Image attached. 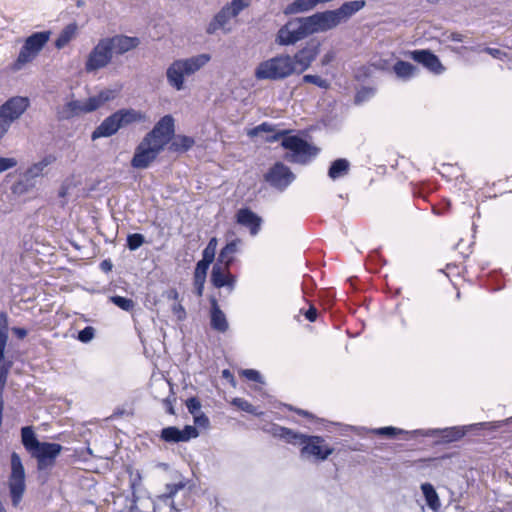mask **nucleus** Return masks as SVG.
Returning <instances> with one entry per match:
<instances>
[{
  "label": "nucleus",
  "mask_w": 512,
  "mask_h": 512,
  "mask_svg": "<svg viewBox=\"0 0 512 512\" xmlns=\"http://www.w3.org/2000/svg\"><path fill=\"white\" fill-rule=\"evenodd\" d=\"M146 115L133 108H122L106 117L91 134L94 141L99 138H107L115 135L119 129L136 122H144Z\"/></svg>",
  "instance_id": "nucleus-1"
},
{
  "label": "nucleus",
  "mask_w": 512,
  "mask_h": 512,
  "mask_svg": "<svg viewBox=\"0 0 512 512\" xmlns=\"http://www.w3.org/2000/svg\"><path fill=\"white\" fill-rule=\"evenodd\" d=\"M211 59L209 54H198L185 59L174 60L166 69L168 84L177 91L185 87V76H190L204 67Z\"/></svg>",
  "instance_id": "nucleus-2"
},
{
  "label": "nucleus",
  "mask_w": 512,
  "mask_h": 512,
  "mask_svg": "<svg viewBox=\"0 0 512 512\" xmlns=\"http://www.w3.org/2000/svg\"><path fill=\"white\" fill-rule=\"evenodd\" d=\"M294 74H297V71L291 55L284 53L260 62L255 69V77L258 80L279 81Z\"/></svg>",
  "instance_id": "nucleus-3"
},
{
  "label": "nucleus",
  "mask_w": 512,
  "mask_h": 512,
  "mask_svg": "<svg viewBox=\"0 0 512 512\" xmlns=\"http://www.w3.org/2000/svg\"><path fill=\"white\" fill-rule=\"evenodd\" d=\"M512 417L495 422H481L477 424H472L468 426H454V427H446V428H437V429H428V430H416V433L421 434L422 436H432L439 437L444 443H451L454 441L460 440L465 434L473 429V428H484L489 430H496L498 428L503 427L504 425L511 423Z\"/></svg>",
  "instance_id": "nucleus-4"
},
{
  "label": "nucleus",
  "mask_w": 512,
  "mask_h": 512,
  "mask_svg": "<svg viewBox=\"0 0 512 512\" xmlns=\"http://www.w3.org/2000/svg\"><path fill=\"white\" fill-rule=\"evenodd\" d=\"M281 145L288 150L284 159L290 163L307 164L318 153L316 147L296 135L283 137Z\"/></svg>",
  "instance_id": "nucleus-5"
},
{
  "label": "nucleus",
  "mask_w": 512,
  "mask_h": 512,
  "mask_svg": "<svg viewBox=\"0 0 512 512\" xmlns=\"http://www.w3.org/2000/svg\"><path fill=\"white\" fill-rule=\"evenodd\" d=\"M50 35V31H39L28 36L19 51L17 59L12 65L13 70H21L24 65L32 62L49 41Z\"/></svg>",
  "instance_id": "nucleus-6"
},
{
  "label": "nucleus",
  "mask_w": 512,
  "mask_h": 512,
  "mask_svg": "<svg viewBox=\"0 0 512 512\" xmlns=\"http://www.w3.org/2000/svg\"><path fill=\"white\" fill-rule=\"evenodd\" d=\"M8 488L11 502L18 507L26 490L25 469L18 453L11 454V473L8 478Z\"/></svg>",
  "instance_id": "nucleus-7"
},
{
  "label": "nucleus",
  "mask_w": 512,
  "mask_h": 512,
  "mask_svg": "<svg viewBox=\"0 0 512 512\" xmlns=\"http://www.w3.org/2000/svg\"><path fill=\"white\" fill-rule=\"evenodd\" d=\"M252 0H231L225 4L209 22L206 33L215 34L219 29H225L226 24L237 17L244 9L248 8Z\"/></svg>",
  "instance_id": "nucleus-8"
},
{
  "label": "nucleus",
  "mask_w": 512,
  "mask_h": 512,
  "mask_svg": "<svg viewBox=\"0 0 512 512\" xmlns=\"http://www.w3.org/2000/svg\"><path fill=\"white\" fill-rule=\"evenodd\" d=\"M164 149L162 145H158L144 136L135 148L131 166L135 169L148 168Z\"/></svg>",
  "instance_id": "nucleus-9"
},
{
  "label": "nucleus",
  "mask_w": 512,
  "mask_h": 512,
  "mask_svg": "<svg viewBox=\"0 0 512 512\" xmlns=\"http://www.w3.org/2000/svg\"><path fill=\"white\" fill-rule=\"evenodd\" d=\"M322 42L311 38L291 56L297 75L308 70L321 52Z\"/></svg>",
  "instance_id": "nucleus-10"
},
{
  "label": "nucleus",
  "mask_w": 512,
  "mask_h": 512,
  "mask_svg": "<svg viewBox=\"0 0 512 512\" xmlns=\"http://www.w3.org/2000/svg\"><path fill=\"white\" fill-rule=\"evenodd\" d=\"M295 178L291 169L282 162L274 163L264 174V181L279 192L285 191Z\"/></svg>",
  "instance_id": "nucleus-11"
},
{
  "label": "nucleus",
  "mask_w": 512,
  "mask_h": 512,
  "mask_svg": "<svg viewBox=\"0 0 512 512\" xmlns=\"http://www.w3.org/2000/svg\"><path fill=\"white\" fill-rule=\"evenodd\" d=\"M113 54L110 46L105 38H102L90 51L86 63L85 70L87 72H94L106 67L112 60Z\"/></svg>",
  "instance_id": "nucleus-12"
},
{
  "label": "nucleus",
  "mask_w": 512,
  "mask_h": 512,
  "mask_svg": "<svg viewBox=\"0 0 512 512\" xmlns=\"http://www.w3.org/2000/svg\"><path fill=\"white\" fill-rule=\"evenodd\" d=\"M175 134V121L172 115L163 116L150 130L145 137L152 142L162 145L163 148L171 141Z\"/></svg>",
  "instance_id": "nucleus-13"
},
{
  "label": "nucleus",
  "mask_w": 512,
  "mask_h": 512,
  "mask_svg": "<svg viewBox=\"0 0 512 512\" xmlns=\"http://www.w3.org/2000/svg\"><path fill=\"white\" fill-rule=\"evenodd\" d=\"M334 449L329 445L325 444L324 438L321 436H309L304 438V443L301 448L302 457H313L317 461L326 460Z\"/></svg>",
  "instance_id": "nucleus-14"
},
{
  "label": "nucleus",
  "mask_w": 512,
  "mask_h": 512,
  "mask_svg": "<svg viewBox=\"0 0 512 512\" xmlns=\"http://www.w3.org/2000/svg\"><path fill=\"white\" fill-rule=\"evenodd\" d=\"M62 446L54 442H41L31 455L37 460L38 470H45L52 467L57 456L61 453Z\"/></svg>",
  "instance_id": "nucleus-15"
},
{
  "label": "nucleus",
  "mask_w": 512,
  "mask_h": 512,
  "mask_svg": "<svg viewBox=\"0 0 512 512\" xmlns=\"http://www.w3.org/2000/svg\"><path fill=\"white\" fill-rule=\"evenodd\" d=\"M198 436V429L191 425H186L182 430L175 426H168L161 430V439L168 443L186 442Z\"/></svg>",
  "instance_id": "nucleus-16"
},
{
  "label": "nucleus",
  "mask_w": 512,
  "mask_h": 512,
  "mask_svg": "<svg viewBox=\"0 0 512 512\" xmlns=\"http://www.w3.org/2000/svg\"><path fill=\"white\" fill-rule=\"evenodd\" d=\"M89 104L87 99L85 101L71 100L57 107L56 118L58 121H69L75 117H79L82 114L90 113L88 110Z\"/></svg>",
  "instance_id": "nucleus-17"
},
{
  "label": "nucleus",
  "mask_w": 512,
  "mask_h": 512,
  "mask_svg": "<svg viewBox=\"0 0 512 512\" xmlns=\"http://www.w3.org/2000/svg\"><path fill=\"white\" fill-rule=\"evenodd\" d=\"M304 39L298 22L289 20L286 24L281 26L276 34L275 42L280 46H290L296 44L298 41Z\"/></svg>",
  "instance_id": "nucleus-18"
},
{
  "label": "nucleus",
  "mask_w": 512,
  "mask_h": 512,
  "mask_svg": "<svg viewBox=\"0 0 512 512\" xmlns=\"http://www.w3.org/2000/svg\"><path fill=\"white\" fill-rule=\"evenodd\" d=\"M410 56L415 62L422 64L434 74H441L445 70L438 56L428 49L414 50L410 52Z\"/></svg>",
  "instance_id": "nucleus-19"
},
{
  "label": "nucleus",
  "mask_w": 512,
  "mask_h": 512,
  "mask_svg": "<svg viewBox=\"0 0 512 512\" xmlns=\"http://www.w3.org/2000/svg\"><path fill=\"white\" fill-rule=\"evenodd\" d=\"M106 41L110 46L112 54L115 53L117 55H123L131 50L136 49L141 41L136 36H126V35H115L112 37H106Z\"/></svg>",
  "instance_id": "nucleus-20"
},
{
  "label": "nucleus",
  "mask_w": 512,
  "mask_h": 512,
  "mask_svg": "<svg viewBox=\"0 0 512 512\" xmlns=\"http://www.w3.org/2000/svg\"><path fill=\"white\" fill-rule=\"evenodd\" d=\"M29 100L26 97H12L0 106V112L10 121L18 119L28 108Z\"/></svg>",
  "instance_id": "nucleus-21"
},
{
  "label": "nucleus",
  "mask_w": 512,
  "mask_h": 512,
  "mask_svg": "<svg viewBox=\"0 0 512 512\" xmlns=\"http://www.w3.org/2000/svg\"><path fill=\"white\" fill-rule=\"evenodd\" d=\"M221 265L220 263L213 265L210 276L211 283L215 288L227 287L229 292H232L235 289L236 277Z\"/></svg>",
  "instance_id": "nucleus-22"
},
{
  "label": "nucleus",
  "mask_w": 512,
  "mask_h": 512,
  "mask_svg": "<svg viewBox=\"0 0 512 512\" xmlns=\"http://www.w3.org/2000/svg\"><path fill=\"white\" fill-rule=\"evenodd\" d=\"M237 223L248 228L252 236L259 233L262 219L249 208H241L236 213Z\"/></svg>",
  "instance_id": "nucleus-23"
},
{
  "label": "nucleus",
  "mask_w": 512,
  "mask_h": 512,
  "mask_svg": "<svg viewBox=\"0 0 512 512\" xmlns=\"http://www.w3.org/2000/svg\"><path fill=\"white\" fill-rule=\"evenodd\" d=\"M210 326L213 330L219 332V333H225L228 328L229 324L226 318V315L221 310L220 306L218 305V301L216 298L212 297L210 298Z\"/></svg>",
  "instance_id": "nucleus-24"
},
{
  "label": "nucleus",
  "mask_w": 512,
  "mask_h": 512,
  "mask_svg": "<svg viewBox=\"0 0 512 512\" xmlns=\"http://www.w3.org/2000/svg\"><path fill=\"white\" fill-rule=\"evenodd\" d=\"M242 240L240 238H234L233 240L226 243V245L220 250L217 257V263L224 266L226 270H230L234 263V255L240 251Z\"/></svg>",
  "instance_id": "nucleus-25"
},
{
  "label": "nucleus",
  "mask_w": 512,
  "mask_h": 512,
  "mask_svg": "<svg viewBox=\"0 0 512 512\" xmlns=\"http://www.w3.org/2000/svg\"><path fill=\"white\" fill-rule=\"evenodd\" d=\"M366 6L365 0H352L344 2L339 8L334 9L340 23L348 21L353 15Z\"/></svg>",
  "instance_id": "nucleus-26"
},
{
  "label": "nucleus",
  "mask_w": 512,
  "mask_h": 512,
  "mask_svg": "<svg viewBox=\"0 0 512 512\" xmlns=\"http://www.w3.org/2000/svg\"><path fill=\"white\" fill-rule=\"evenodd\" d=\"M315 17L317 20L318 29L320 32H326L334 29L340 23L335 10H326L323 12H316Z\"/></svg>",
  "instance_id": "nucleus-27"
},
{
  "label": "nucleus",
  "mask_w": 512,
  "mask_h": 512,
  "mask_svg": "<svg viewBox=\"0 0 512 512\" xmlns=\"http://www.w3.org/2000/svg\"><path fill=\"white\" fill-rule=\"evenodd\" d=\"M272 432L274 436H277L283 440H285L289 444L293 445H301L304 443V438H306L307 435L297 433L293 431L292 429L274 425L272 428Z\"/></svg>",
  "instance_id": "nucleus-28"
},
{
  "label": "nucleus",
  "mask_w": 512,
  "mask_h": 512,
  "mask_svg": "<svg viewBox=\"0 0 512 512\" xmlns=\"http://www.w3.org/2000/svg\"><path fill=\"white\" fill-rule=\"evenodd\" d=\"M56 161V157L52 154L46 155L41 161L31 165L25 172L24 178L26 181H30L36 177H39L44 168Z\"/></svg>",
  "instance_id": "nucleus-29"
},
{
  "label": "nucleus",
  "mask_w": 512,
  "mask_h": 512,
  "mask_svg": "<svg viewBox=\"0 0 512 512\" xmlns=\"http://www.w3.org/2000/svg\"><path fill=\"white\" fill-rule=\"evenodd\" d=\"M421 491L425 498L427 506L434 512H438L441 507V502L438 493L431 483H422Z\"/></svg>",
  "instance_id": "nucleus-30"
},
{
  "label": "nucleus",
  "mask_w": 512,
  "mask_h": 512,
  "mask_svg": "<svg viewBox=\"0 0 512 512\" xmlns=\"http://www.w3.org/2000/svg\"><path fill=\"white\" fill-rule=\"evenodd\" d=\"M393 71L399 79L407 81L416 76L418 68L410 62L398 60L393 65Z\"/></svg>",
  "instance_id": "nucleus-31"
},
{
  "label": "nucleus",
  "mask_w": 512,
  "mask_h": 512,
  "mask_svg": "<svg viewBox=\"0 0 512 512\" xmlns=\"http://www.w3.org/2000/svg\"><path fill=\"white\" fill-rule=\"evenodd\" d=\"M295 22H298V27L303 38H306L312 34L319 33L317 20L315 14L307 17H299L294 19Z\"/></svg>",
  "instance_id": "nucleus-32"
},
{
  "label": "nucleus",
  "mask_w": 512,
  "mask_h": 512,
  "mask_svg": "<svg viewBox=\"0 0 512 512\" xmlns=\"http://www.w3.org/2000/svg\"><path fill=\"white\" fill-rule=\"evenodd\" d=\"M21 440L25 449L32 453L40 445L36 434L31 426H25L21 429Z\"/></svg>",
  "instance_id": "nucleus-33"
},
{
  "label": "nucleus",
  "mask_w": 512,
  "mask_h": 512,
  "mask_svg": "<svg viewBox=\"0 0 512 512\" xmlns=\"http://www.w3.org/2000/svg\"><path fill=\"white\" fill-rule=\"evenodd\" d=\"M115 98V91L113 90H102L98 93L96 96L89 97L87 99V102L89 104L88 110H91V112L97 110L99 107H101L104 103L111 101Z\"/></svg>",
  "instance_id": "nucleus-34"
},
{
  "label": "nucleus",
  "mask_w": 512,
  "mask_h": 512,
  "mask_svg": "<svg viewBox=\"0 0 512 512\" xmlns=\"http://www.w3.org/2000/svg\"><path fill=\"white\" fill-rule=\"evenodd\" d=\"M350 163L347 159L339 158L333 161L328 169V176L336 180L345 176L349 171Z\"/></svg>",
  "instance_id": "nucleus-35"
},
{
  "label": "nucleus",
  "mask_w": 512,
  "mask_h": 512,
  "mask_svg": "<svg viewBox=\"0 0 512 512\" xmlns=\"http://www.w3.org/2000/svg\"><path fill=\"white\" fill-rule=\"evenodd\" d=\"M318 4L319 0H295L285 8L284 13L289 15L306 12L313 9Z\"/></svg>",
  "instance_id": "nucleus-36"
},
{
  "label": "nucleus",
  "mask_w": 512,
  "mask_h": 512,
  "mask_svg": "<svg viewBox=\"0 0 512 512\" xmlns=\"http://www.w3.org/2000/svg\"><path fill=\"white\" fill-rule=\"evenodd\" d=\"M195 144V140L191 136L177 135L174 141L171 142L169 150L172 152L183 153L188 151Z\"/></svg>",
  "instance_id": "nucleus-37"
},
{
  "label": "nucleus",
  "mask_w": 512,
  "mask_h": 512,
  "mask_svg": "<svg viewBox=\"0 0 512 512\" xmlns=\"http://www.w3.org/2000/svg\"><path fill=\"white\" fill-rule=\"evenodd\" d=\"M207 271H208L207 267L202 266V264H196L193 280H194L195 293L198 297H201L203 295Z\"/></svg>",
  "instance_id": "nucleus-38"
},
{
  "label": "nucleus",
  "mask_w": 512,
  "mask_h": 512,
  "mask_svg": "<svg viewBox=\"0 0 512 512\" xmlns=\"http://www.w3.org/2000/svg\"><path fill=\"white\" fill-rule=\"evenodd\" d=\"M77 31V26L75 23L68 24L65 28L60 32L59 36L55 40V47L57 49L64 48L75 36Z\"/></svg>",
  "instance_id": "nucleus-39"
},
{
  "label": "nucleus",
  "mask_w": 512,
  "mask_h": 512,
  "mask_svg": "<svg viewBox=\"0 0 512 512\" xmlns=\"http://www.w3.org/2000/svg\"><path fill=\"white\" fill-rule=\"evenodd\" d=\"M182 488H184V484L181 482L167 484L165 487V492L162 495H160L158 498L160 501H163L164 503L172 504L173 496Z\"/></svg>",
  "instance_id": "nucleus-40"
},
{
  "label": "nucleus",
  "mask_w": 512,
  "mask_h": 512,
  "mask_svg": "<svg viewBox=\"0 0 512 512\" xmlns=\"http://www.w3.org/2000/svg\"><path fill=\"white\" fill-rule=\"evenodd\" d=\"M231 404L237 407L238 409L255 416H259L262 414L260 411H258L257 407H255L254 405H252L250 402L243 398L236 397L232 400Z\"/></svg>",
  "instance_id": "nucleus-41"
},
{
  "label": "nucleus",
  "mask_w": 512,
  "mask_h": 512,
  "mask_svg": "<svg viewBox=\"0 0 512 512\" xmlns=\"http://www.w3.org/2000/svg\"><path fill=\"white\" fill-rule=\"evenodd\" d=\"M110 300L114 305H116L117 307H119L120 309H122L126 312L133 311V309L135 307V302L132 299L127 298V297L115 295V296H112L110 298Z\"/></svg>",
  "instance_id": "nucleus-42"
},
{
  "label": "nucleus",
  "mask_w": 512,
  "mask_h": 512,
  "mask_svg": "<svg viewBox=\"0 0 512 512\" xmlns=\"http://www.w3.org/2000/svg\"><path fill=\"white\" fill-rule=\"evenodd\" d=\"M146 242L143 234L132 233L128 234L126 238V246L129 250L135 251L140 248Z\"/></svg>",
  "instance_id": "nucleus-43"
},
{
  "label": "nucleus",
  "mask_w": 512,
  "mask_h": 512,
  "mask_svg": "<svg viewBox=\"0 0 512 512\" xmlns=\"http://www.w3.org/2000/svg\"><path fill=\"white\" fill-rule=\"evenodd\" d=\"M302 82L314 84L322 89H328L330 87L329 82L318 75L306 74L302 77Z\"/></svg>",
  "instance_id": "nucleus-44"
},
{
  "label": "nucleus",
  "mask_w": 512,
  "mask_h": 512,
  "mask_svg": "<svg viewBox=\"0 0 512 512\" xmlns=\"http://www.w3.org/2000/svg\"><path fill=\"white\" fill-rule=\"evenodd\" d=\"M373 432L376 435L385 436V437H388V438H394V437H396L399 434L407 433L406 431H404L402 429H399V428H396V427H392V426H386V427L377 428Z\"/></svg>",
  "instance_id": "nucleus-45"
},
{
  "label": "nucleus",
  "mask_w": 512,
  "mask_h": 512,
  "mask_svg": "<svg viewBox=\"0 0 512 512\" xmlns=\"http://www.w3.org/2000/svg\"><path fill=\"white\" fill-rule=\"evenodd\" d=\"M471 51L473 52H479L481 51L479 49V46H476V47H471L470 48ZM483 52L491 55L493 58L495 59H498V60H505L506 58H508V54L500 49H497V48H491V47H485L483 50Z\"/></svg>",
  "instance_id": "nucleus-46"
},
{
  "label": "nucleus",
  "mask_w": 512,
  "mask_h": 512,
  "mask_svg": "<svg viewBox=\"0 0 512 512\" xmlns=\"http://www.w3.org/2000/svg\"><path fill=\"white\" fill-rule=\"evenodd\" d=\"M95 336V329L92 326H86L78 332L77 339L82 343L90 342Z\"/></svg>",
  "instance_id": "nucleus-47"
},
{
  "label": "nucleus",
  "mask_w": 512,
  "mask_h": 512,
  "mask_svg": "<svg viewBox=\"0 0 512 512\" xmlns=\"http://www.w3.org/2000/svg\"><path fill=\"white\" fill-rule=\"evenodd\" d=\"M185 404L189 413L192 414L193 416L200 412L201 402L197 397L188 398Z\"/></svg>",
  "instance_id": "nucleus-48"
},
{
  "label": "nucleus",
  "mask_w": 512,
  "mask_h": 512,
  "mask_svg": "<svg viewBox=\"0 0 512 512\" xmlns=\"http://www.w3.org/2000/svg\"><path fill=\"white\" fill-rule=\"evenodd\" d=\"M194 424L196 428H203L207 429L210 426V420L206 414L203 412H199L198 414L194 415Z\"/></svg>",
  "instance_id": "nucleus-49"
},
{
  "label": "nucleus",
  "mask_w": 512,
  "mask_h": 512,
  "mask_svg": "<svg viewBox=\"0 0 512 512\" xmlns=\"http://www.w3.org/2000/svg\"><path fill=\"white\" fill-rule=\"evenodd\" d=\"M215 259V252L211 251L210 248H204L202 252V259L197 262V264H202V266H205L209 268L210 264Z\"/></svg>",
  "instance_id": "nucleus-50"
},
{
  "label": "nucleus",
  "mask_w": 512,
  "mask_h": 512,
  "mask_svg": "<svg viewBox=\"0 0 512 512\" xmlns=\"http://www.w3.org/2000/svg\"><path fill=\"white\" fill-rule=\"evenodd\" d=\"M374 95V90L372 88H362L360 91L357 92L355 96V103L359 104L366 100H368L370 97Z\"/></svg>",
  "instance_id": "nucleus-51"
},
{
  "label": "nucleus",
  "mask_w": 512,
  "mask_h": 512,
  "mask_svg": "<svg viewBox=\"0 0 512 512\" xmlns=\"http://www.w3.org/2000/svg\"><path fill=\"white\" fill-rule=\"evenodd\" d=\"M242 375L250 381L263 383V378H262L261 374L259 373V371H257V370L245 369L242 371Z\"/></svg>",
  "instance_id": "nucleus-52"
},
{
  "label": "nucleus",
  "mask_w": 512,
  "mask_h": 512,
  "mask_svg": "<svg viewBox=\"0 0 512 512\" xmlns=\"http://www.w3.org/2000/svg\"><path fill=\"white\" fill-rule=\"evenodd\" d=\"M17 165V160L12 157H0V173L14 168Z\"/></svg>",
  "instance_id": "nucleus-53"
},
{
  "label": "nucleus",
  "mask_w": 512,
  "mask_h": 512,
  "mask_svg": "<svg viewBox=\"0 0 512 512\" xmlns=\"http://www.w3.org/2000/svg\"><path fill=\"white\" fill-rule=\"evenodd\" d=\"M273 131V127L271 124L267 123V122H263L261 123L260 125L256 126L255 128H253L249 135L251 136H256L258 135L260 132H272Z\"/></svg>",
  "instance_id": "nucleus-54"
},
{
  "label": "nucleus",
  "mask_w": 512,
  "mask_h": 512,
  "mask_svg": "<svg viewBox=\"0 0 512 512\" xmlns=\"http://www.w3.org/2000/svg\"><path fill=\"white\" fill-rule=\"evenodd\" d=\"M12 124V121L7 119V116L0 112V139L5 135Z\"/></svg>",
  "instance_id": "nucleus-55"
},
{
  "label": "nucleus",
  "mask_w": 512,
  "mask_h": 512,
  "mask_svg": "<svg viewBox=\"0 0 512 512\" xmlns=\"http://www.w3.org/2000/svg\"><path fill=\"white\" fill-rule=\"evenodd\" d=\"M172 311L176 315L178 320L182 321L186 318V311L180 303H175L172 306Z\"/></svg>",
  "instance_id": "nucleus-56"
},
{
  "label": "nucleus",
  "mask_w": 512,
  "mask_h": 512,
  "mask_svg": "<svg viewBox=\"0 0 512 512\" xmlns=\"http://www.w3.org/2000/svg\"><path fill=\"white\" fill-rule=\"evenodd\" d=\"M176 398L174 396H169L164 399L163 403L166 407V412L170 415H175L174 402Z\"/></svg>",
  "instance_id": "nucleus-57"
},
{
  "label": "nucleus",
  "mask_w": 512,
  "mask_h": 512,
  "mask_svg": "<svg viewBox=\"0 0 512 512\" xmlns=\"http://www.w3.org/2000/svg\"><path fill=\"white\" fill-rule=\"evenodd\" d=\"M317 316H318V311L314 306H310L309 309L305 312V318L309 322L316 321Z\"/></svg>",
  "instance_id": "nucleus-58"
},
{
  "label": "nucleus",
  "mask_w": 512,
  "mask_h": 512,
  "mask_svg": "<svg viewBox=\"0 0 512 512\" xmlns=\"http://www.w3.org/2000/svg\"><path fill=\"white\" fill-rule=\"evenodd\" d=\"M335 54L333 51L327 52L321 59V65L327 66L334 60Z\"/></svg>",
  "instance_id": "nucleus-59"
},
{
  "label": "nucleus",
  "mask_w": 512,
  "mask_h": 512,
  "mask_svg": "<svg viewBox=\"0 0 512 512\" xmlns=\"http://www.w3.org/2000/svg\"><path fill=\"white\" fill-rule=\"evenodd\" d=\"M12 332L18 339H23L27 336V330L22 327H13Z\"/></svg>",
  "instance_id": "nucleus-60"
},
{
  "label": "nucleus",
  "mask_w": 512,
  "mask_h": 512,
  "mask_svg": "<svg viewBox=\"0 0 512 512\" xmlns=\"http://www.w3.org/2000/svg\"><path fill=\"white\" fill-rule=\"evenodd\" d=\"M112 268L113 264L110 259H105L100 263V269L105 273L110 272Z\"/></svg>",
  "instance_id": "nucleus-61"
},
{
  "label": "nucleus",
  "mask_w": 512,
  "mask_h": 512,
  "mask_svg": "<svg viewBox=\"0 0 512 512\" xmlns=\"http://www.w3.org/2000/svg\"><path fill=\"white\" fill-rule=\"evenodd\" d=\"M449 39L454 42H462L464 40V36L461 33L453 32L450 34Z\"/></svg>",
  "instance_id": "nucleus-62"
},
{
  "label": "nucleus",
  "mask_w": 512,
  "mask_h": 512,
  "mask_svg": "<svg viewBox=\"0 0 512 512\" xmlns=\"http://www.w3.org/2000/svg\"><path fill=\"white\" fill-rule=\"evenodd\" d=\"M217 247V239L215 237L211 238L205 248H210L211 251L216 253Z\"/></svg>",
  "instance_id": "nucleus-63"
},
{
  "label": "nucleus",
  "mask_w": 512,
  "mask_h": 512,
  "mask_svg": "<svg viewBox=\"0 0 512 512\" xmlns=\"http://www.w3.org/2000/svg\"><path fill=\"white\" fill-rule=\"evenodd\" d=\"M222 376H223V378H226V379L229 378V379L233 380V375L228 369H224L222 371Z\"/></svg>",
  "instance_id": "nucleus-64"
}]
</instances>
